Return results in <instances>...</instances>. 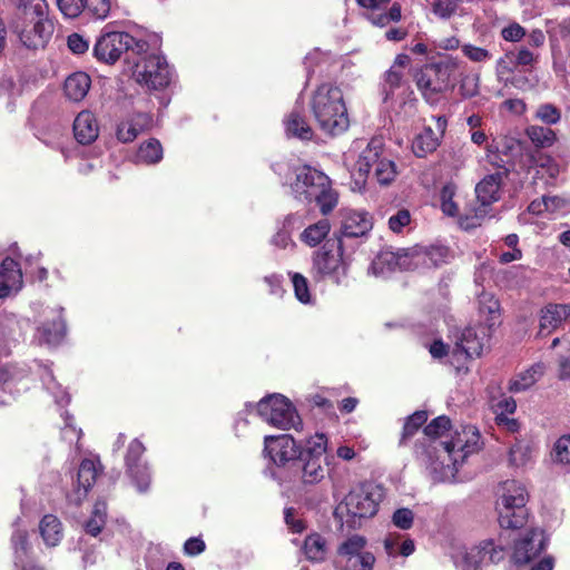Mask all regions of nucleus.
I'll list each match as a JSON object with an SVG mask.
<instances>
[{
    "mask_svg": "<svg viewBox=\"0 0 570 570\" xmlns=\"http://www.w3.org/2000/svg\"><path fill=\"white\" fill-rule=\"evenodd\" d=\"M462 61L452 56H441L438 60L430 61L413 72V81L423 100L431 105H438L446 92L452 91L461 76Z\"/></svg>",
    "mask_w": 570,
    "mask_h": 570,
    "instance_id": "nucleus-1",
    "label": "nucleus"
},
{
    "mask_svg": "<svg viewBox=\"0 0 570 570\" xmlns=\"http://www.w3.org/2000/svg\"><path fill=\"white\" fill-rule=\"evenodd\" d=\"M311 112L318 128L332 137L350 127V117L342 89L333 82H323L313 91L309 100Z\"/></svg>",
    "mask_w": 570,
    "mask_h": 570,
    "instance_id": "nucleus-2",
    "label": "nucleus"
},
{
    "mask_svg": "<svg viewBox=\"0 0 570 570\" xmlns=\"http://www.w3.org/2000/svg\"><path fill=\"white\" fill-rule=\"evenodd\" d=\"M295 179L291 183L294 197L307 204L315 203L323 216H327L338 204V193L323 171L303 165L296 167Z\"/></svg>",
    "mask_w": 570,
    "mask_h": 570,
    "instance_id": "nucleus-3",
    "label": "nucleus"
},
{
    "mask_svg": "<svg viewBox=\"0 0 570 570\" xmlns=\"http://www.w3.org/2000/svg\"><path fill=\"white\" fill-rule=\"evenodd\" d=\"M502 493L497 500L495 510L500 528L519 530L529 520L527 502L529 494L523 484L515 480H507L501 484Z\"/></svg>",
    "mask_w": 570,
    "mask_h": 570,
    "instance_id": "nucleus-4",
    "label": "nucleus"
},
{
    "mask_svg": "<svg viewBox=\"0 0 570 570\" xmlns=\"http://www.w3.org/2000/svg\"><path fill=\"white\" fill-rule=\"evenodd\" d=\"M348 263L344 258V245L341 239L328 238L312 254L311 276L314 282L330 281L341 285L348 273Z\"/></svg>",
    "mask_w": 570,
    "mask_h": 570,
    "instance_id": "nucleus-5",
    "label": "nucleus"
},
{
    "mask_svg": "<svg viewBox=\"0 0 570 570\" xmlns=\"http://www.w3.org/2000/svg\"><path fill=\"white\" fill-rule=\"evenodd\" d=\"M326 445L324 434H316L308 440L307 446L302 450L287 478L289 481H301L304 485L320 483L326 473Z\"/></svg>",
    "mask_w": 570,
    "mask_h": 570,
    "instance_id": "nucleus-6",
    "label": "nucleus"
},
{
    "mask_svg": "<svg viewBox=\"0 0 570 570\" xmlns=\"http://www.w3.org/2000/svg\"><path fill=\"white\" fill-rule=\"evenodd\" d=\"M504 179V173L487 175L475 186L476 199L464 208L459 216L460 227L470 230L481 226L490 214L491 206L500 199V191Z\"/></svg>",
    "mask_w": 570,
    "mask_h": 570,
    "instance_id": "nucleus-7",
    "label": "nucleus"
},
{
    "mask_svg": "<svg viewBox=\"0 0 570 570\" xmlns=\"http://www.w3.org/2000/svg\"><path fill=\"white\" fill-rule=\"evenodd\" d=\"M384 141L382 137H373L361 153L357 161L358 177L365 180L373 170L380 185H390L396 177V165L393 160L382 157Z\"/></svg>",
    "mask_w": 570,
    "mask_h": 570,
    "instance_id": "nucleus-8",
    "label": "nucleus"
},
{
    "mask_svg": "<svg viewBox=\"0 0 570 570\" xmlns=\"http://www.w3.org/2000/svg\"><path fill=\"white\" fill-rule=\"evenodd\" d=\"M257 414L272 426L289 430L297 429L302 421L293 403L282 394L263 397L256 405Z\"/></svg>",
    "mask_w": 570,
    "mask_h": 570,
    "instance_id": "nucleus-9",
    "label": "nucleus"
},
{
    "mask_svg": "<svg viewBox=\"0 0 570 570\" xmlns=\"http://www.w3.org/2000/svg\"><path fill=\"white\" fill-rule=\"evenodd\" d=\"M14 32L19 36L22 45L32 50L43 49L52 37L55 24L48 18V11L42 16H26L16 19L13 22Z\"/></svg>",
    "mask_w": 570,
    "mask_h": 570,
    "instance_id": "nucleus-10",
    "label": "nucleus"
},
{
    "mask_svg": "<svg viewBox=\"0 0 570 570\" xmlns=\"http://www.w3.org/2000/svg\"><path fill=\"white\" fill-rule=\"evenodd\" d=\"M384 499V488L373 482H365L350 491L345 504L350 514L356 518H372Z\"/></svg>",
    "mask_w": 570,
    "mask_h": 570,
    "instance_id": "nucleus-11",
    "label": "nucleus"
},
{
    "mask_svg": "<svg viewBox=\"0 0 570 570\" xmlns=\"http://www.w3.org/2000/svg\"><path fill=\"white\" fill-rule=\"evenodd\" d=\"M137 81L150 90L165 89L170 83V70L166 59L159 55H148L136 62L134 71Z\"/></svg>",
    "mask_w": 570,
    "mask_h": 570,
    "instance_id": "nucleus-12",
    "label": "nucleus"
},
{
    "mask_svg": "<svg viewBox=\"0 0 570 570\" xmlns=\"http://www.w3.org/2000/svg\"><path fill=\"white\" fill-rule=\"evenodd\" d=\"M303 448L289 434L266 435L264 438V454L277 468L284 469L287 474L293 468L294 461L298 458Z\"/></svg>",
    "mask_w": 570,
    "mask_h": 570,
    "instance_id": "nucleus-13",
    "label": "nucleus"
},
{
    "mask_svg": "<svg viewBox=\"0 0 570 570\" xmlns=\"http://www.w3.org/2000/svg\"><path fill=\"white\" fill-rule=\"evenodd\" d=\"M134 37L125 31L102 32L94 46V57L104 63L114 65L122 53L129 51Z\"/></svg>",
    "mask_w": 570,
    "mask_h": 570,
    "instance_id": "nucleus-14",
    "label": "nucleus"
},
{
    "mask_svg": "<svg viewBox=\"0 0 570 570\" xmlns=\"http://www.w3.org/2000/svg\"><path fill=\"white\" fill-rule=\"evenodd\" d=\"M362 16L374 27L385 28L402 19V6L392 0H355Z\"/></svg>",
    "mask_w": 570,
    "mask_h": 570,
    "instance_id": "nucleus-15",
    "label": "nucleus"
},
{
    "mask_svg": "<svg viewBox=\"0 0 570 570\" xmlns=\"http://www.w3.org/2000/svg\"><path fill=\"white\" fill-rule=\"evenodd\" d=\"M548 539L543 530L531 528L514 542L511 559L513 563L527 564L538 558L547 547Z\"/></svg>",
    "mask_w": 570,
    "mask_h": 570,
    "instance_id": "nucleus-16",
    "label": "nucleus"
},
{
    "mask_svg": "<svg viewBox=\"0 0 570 570\" xmlns=\"http://www.w3.org/2000/svg\"><path fill=\"white\" fill-rule=\"evenodd\" d=\"M340 228L334 232L333 239L343 242V238H357L368 234L373 228L372 217L366 212H358L355 209H341L340 210Z\"/></svg>",
    "mask_w": 570,
    "mask_h": 570,
    "instance_id": "nucleus-17",
    "label": "nucleus"
},
{
    "mask_svg": "<svg viewBox=\"0 0 570 570\" xmlns=\"http://www.w3.org/2000/svg\"><path fill=\"white\" fill-rule=\"evenodd\" d=\"M505 549L497 546L493 540H484L465 554L469 570H476L481 563H499L505 558Z\"/></svg>",
    "mask_w": 570,
    "mask_h": 570,
    "instance_id": "nucleus-18",
    "label": "nucleus"
},
{
    "mask_svg": "<svg viewBox=\"0 0 570 570\" xmlns=\"http://www.w3.org/2000/svg\"><path fill=\"white\" fill-rule=\"evenodd\" d=\"M570 316V304L549 303L540 311L539 335L548 336Z\"/></svg>",
    "mask_w": 570,
    "mask_h": 570,
    "instance_id": "nucleus-19",
    "label": "nucleus"
},
{
    "mask_svg": "<svg viewBox=\"0 0 570 570\" xmlns=\"http://www.w3.org/2000/svg\"><path fill=\"white\" fill-rule=\"evenodd\" d=\"M20 264L11 257H6L0 264V299L10 295L12 289L22 287Z\"/></svg>",
    "mask_w": 570,
    "mask_h": 570,
    "instance_id": "nucleus-20",
    "label": "nucleus"
},
{
    "mask_svg": "<svg viewBox=\"0 0 570 570\" xmlns=\"http://www.w3.org/2000/svg\"><path fill=\"white\" fill-rule=\"evenodd\" d=\"M102 473V469L98 468L95 461L90 459H83L79 465L77 473V484L75 493L77 495V504H80L95 485L97 478Z\"/></svg>",
    "mask_w": 570,
    "mask_h": 570,
    "instance_id": "nucleus-21",
    "label": "nucleus"
},
{
    "mask_svg": "<svg viewBox=\"0 0 570 570\" xmlns=\"http://www.w3.org/2000/svg\"><path fill=\"white\" fill-rule=\"evenodd\" d=\"M73 136L81 145L92 144L99 136V125L96 116L89 110H82L73 120Z\"/></svg>",
    "mask_w": 570,
    "mask_h": 570,
    "instance_id": "nucleus-22",
    "label": "nucleus"
},
{
    "mask_svg": "<svg viewBox=\"0 0 570 570\" xmlns=\"http://www.w3.org/2000/svg\"><path fill=\"white\" fill-rule=\"evenodd\" d=\"M144 452V444L139 440L135 439L129 443L125 458L127 473L129 475H135L136 472H141V481L138 482V490L141 492L147 490L150 481L146 466L140 464V459Z\"/></svg>",
    "mask_w": 570,
    "mask_h": 570,
    "instance_id": "nucleus-23",
    "label": "nucleus"
},
{
    "mask_svg": "<svg viewBox=\"0 0 570 570\" xmlns=\"http://www.w3.org/2000/svg\"><path fill=\"white\" fill-rule=\"evenodd\" d=\"M90 86L91 79L89 75L78 71L67 77L63 91L68 99L78 102L87 96Z\"/></svg>",
    "mask_w": 570,
    "mask_h": 570,
    "instance_id": "nucleus-24",
    "label": "nucleus"
},
{
    "mask_svg": "<svg viewBox=\"0 0 570 570\" xmlns=\"http://www.w3.org/2000/svg\"><path fill=\"white\" fill-rule=\"evenodd\" d=\"M441 144V137L438 136L431 127H424L421 132L415 135L412 140V151L419 158H425L434 153Z\"/></svg>",
    "mask_w": 570,
    "mask_h": 570,
    "instance_id": "nucleus-25",
    "label": "nucleus"
},
{
    "mask_svg": "<svg viewBox=\"0 0 570 570\" xmlns=\"http://www.w3.org/2000/svg\"><path fill=\"white\" fill-rule=\"evenodd\" d=\"M479 314L489 330L500 324V302L491 293L482 292L478 298Z\"/></svg>",
    "mask_w": 570,
    "mask_h": 570,
    "instance_id": "nucleus-26",
    "label": "nucleus"
},
{
    "mask_svg": "<svg viewBox=\"0 0 570 570\" xmlns=\"http://www.w3.org/2000/svg\"><path fill=\"white\" fill-rule=\"evenodd\" d=\"M456 347L460 348L469 358L479 357L484 347V332L482 336L473 327L463 330Z\"/></svg>",
    "mask_w": 570,
    "mask_h": 570,
    "instance_id": "nucleus-27",
    "label": "nucleus"
},
{
    "mask_svg": "<svg viewBox=\"0 0 570 570\" xmlns=\"http://www.w3.org/2000/svg\"><path fill=\"white\" fill-rule=\"evenodd\" d=\"M39 338L48 345L59 344L66 336V324L59 314L50 321H46L38 327Z\"/></svg>",
    "mask_w": 570,
    "mask_h": 570,
    "instance_id": "nucleus-28",
    "label": "nucleus"
},
{
    "mask_svg": "<svg viewBox=\"0 0 570 570\" xmlns=\"http://www.w3.org/2000/svg\"><path fill=\"white\" fill-rule=\"evenodd\" d=\"M287 135L301 140H312L314 131L306 117L299 110H292L285 119Z\"/></svg>",
    "mask_w": 570,
    "mask_h": 570,
    "instance_id": "nucleus-29",
    "label": "nucleus"
},
{
    "mask_svg": "<svg viewBox=\"0 0 570 570\" xmlns=\"http://www.w3.org/2000/svg\"><path fill=\"white\" fill-rule=\"evenodd\" d=\"M546 366L543 363H535L524 372L520 373L514 380L509 383V390L518 393L523 392L533 386L539 379L544 374Z\"/></svg>",
    "mask_w": 570,
    "mask_h": 570,
    "instance_id": "nucleus-30",
    "label": "nucleus"
},
{
    "mask_svg": "<svg viewBox=\"0 0 570 570\" xmlns=\"http://www.w3.org/2000/svg\"><path fill=\"white\" fill-rule=\"evenodd\" d=\"M331 232V223L327 218H322L314 224L308 225L301 234L302 243L309 247H316L326 239Z\"/></svg>",
    "mask_w": 570,
    "mask_h": 570,
    "instance_id": "nucleus-31",
    "label": "nucleus"
},
{
    "mask_svg": "<svg viewBox=\"0 0 570 570\" xmlns=\"http://www.w3.org/2000/svg\"><path fill=\"white\" fill-rule=\"evenodd\" d=\"M40 534L49 547H56L62 539V525L53 514H46L39 524Z\"/></svg>",
    "mask_w": 570,
    "mask_h": 570,
    "instance_id": "nucleus-32",
    "label": "nucleus"
},
{
    "mask_svg": "<svg viewBox=\"0 0 570 570\" xmlns=\"http://www.w3.org/2000/svg\"><path fill=\"white\" fill-rule=\"evenodd\" d=\"M306 558L313 562H322L327 554L326 540L317 532L308 534L303 544Z\"/></svg>",
    "mask_w": 570,
    "mask_h": 570,
    "instance_id": "nucleus-33",
    "label": "nucleus"
},
{
    "mask_svg": "<svg viewBox=\"0 0 570 570\" xmlns=\"http://www.w3.org/2000/svg\"><path fill=\"white\" fill-rule=\"evenodd\" d=\"M525 135L537 148H549L557 141V134L550 127L532 125L525 129Z\"/></svg>",
    "mask_w": 570,
    "mask_h": 570,
    "instance_id": "nucleus-34",
    "label": "nucleus"
},
{
    "mask_svg": "<svg viewBox=\"0 0 570 570\" xmlns=\"http://www.w3.org/2000/svg\"><path fill=\"white\" fill-rule=\"evenodd\" d=\"M428 416V412L422 410L415 411L413 414L406 417L399 441L400 446H404L407 444V441L412 439L417 433V431L426 423Z\"/></svg>",
    "mask_w": 570,
    "mask_h": 570,
    "instance_id": "nucleus-35",
    "label": "nucleus"
},
{
    "mask_svg": "<svg viewBox=\"0 0 570 570\" xmlns=\"http://www.w3.org/2000/svg\"><path fill=\"white\" fill-rule=\"evenodd\" d=\"M495 153H500L503 157L514 159L521 153V142L518 139L508 136H501L492 139L489 144Z\"/></svg>",
    "mask_w": 570,
    "mask_h": 570,
    "instance_id": "nucleus-36",
    "label": "nucleus"
},
{
    "mask_svg": "<svg viewBox=\"0 0 570 570\" xmlns=\"http://www.w3.org/2000/svg\"><path fill=\"white\" fill-rule=\"evenodd\" d=\"M505 60H509L513 65V68H507L509 71H512L519 67H532L537 62L538 57L528 48L521 47L515 53L507 52L504 57L498 61V65L502 66Z\"/></svg>",
    "mask_w": 570,
    "mask_h": 570,
    "instance_id": "nucleus-37",
    "label": "nucleus"
},
{
    "mask_svg": "<svg viewBox=\"0 0 570 570\" xmlns=\"http://www.w3.org/2000/svg\"><path fill=\"white\" fill-rule=\"evenodd\" d=\"M137 158L146 164H157L163 158V146L156 138L142 142L137 151Z\"/></svg>",
    "mask_w": 570,
    "mask_h": 570,
    "instance_id": "nucleus-38",
    "label": "nucleus"
},
{
    "mask_svg": "<svg viewBox=\"0 0 570 570\" xmlns=\"http://www.w3.org/2000/svg\"><path fill=\"white\" fill-rule=\"evenodd\" d=\"M455 194L456 185L452 181L443 185L440 190L441 210L449 217H455L459 215V206L454 202Z\"/></svg>",
    "mask_w": 570,
    "mask_h": 570,
    "instance_id": "nucleus-39",
    "label": "nucleus"
},
{
    "mask_svg": "<svg viewBox=\"0 0 570 570\" xmlns=\"http://www.w3.org/2000/svg\"><path fill=\"white\" fill-rule=\"evenodd\" d=\"M366 544V540L361 535H352L343 543L340 544L337 549V554L340 557L347 558V564H351L353 560L362 552Z\"/></svg>",
    "mask_w": 570,
    "mask_h": 570,
    "instance_id": "nucleus-40",
    "label": "nucleus"
},
{
    "mask_svg": "<svg viewBox=\"0 0 570 570\" xmlns=\"http://www.w3.org/2000/svg\"><path fill=\"white\" fill-rule=\"evenodd\" d=\"M435 440L423 436L414 445V454L424 464H432L436 460Z\"/></svg>",
    "mask_w": 570,
    "mask_h": 570,
    "instance_id": "nucleus-41",
    "label": "nucleus"
},
{
    "mask_svg": "<svg viewBox=\"0 0 570 570\" xmlns=\"http://www.w3.org/2000/svg\"><path fill=\"white\" fill-rule=\"evenodd\" d=\"M465 0H433L432 12L440 19L449 20L458 13Z\"/></svg>",
    "mask_w": 570,
    "mask_h": 570,
    "instance_id": "nucleus-42",
    "label": "nucleus"
},
{
    "mask_svg": "<svg viewBox=\"0 0 570 570\" xmlns=\"http://www.w3.org/2000/svg\"><path fill=\"white\" fill-rule=\"evenodd\" d=\"M17 6L18 12L16 19L26 16H42V12L48 11V3L46 0H12Z\"/></svg>",
    "mask_w": 570,
    "mask_h": 570,
    "instance_id": "nucleus-43",
    "label": "nucleus"
},
{
    "mask_svg": "<svg viewBox=\"0 0 570 570\" xmlns=\"http://www.w3.org/2000/svg\"><path fill=\"white\" fill-rule=\"evenodd\" d=\"M112 0H83V12L97 20H104L111 10Z\"/></svg>",
    "mask_w": 570,
    "mask_h": 570,
    "instance_id": "nucleus-44",
    "label": "nucleus"
},
{
    "mask_svg": "<svg viewBox=\"0 0 570 570\" xmlns=\"http://www.w3.org/2000/svg\"><path fill=\"white\" fill-rule=\"evenodd\" d=\"M451 429V420L446 415H440L425 425L424 436L435 440L443 436Z\"/></svg>",
    "mask_w": 570,
    "mask_h": 570,
    "instance_id": "nucleus-45",
    "label": "nucleus"
},
{
    "mask_svg": "<svg viewBox=\"0 0 570 570\" xmlns=\"http://www.w3.org/2000/svg\"><path fill=\"white\" fill-rule=\"evenodd\" d=\"M535 118L547 126L557 125L561 120V110L553 104H541L537 108Z\"/></svg>",
    "mask_w": 570,
    "mask_h": 570,
    "instance_id": "nucleus-46",
    "label": "nucleus"
},
{
    "mask_svg": "<svg viewBox=\"0 0 570 570\" xmlns=\"http://www.w3.org/2000/svg\"><path fill=\"white\" fill-rule=\"evenodd\" d=\"M291 279L294 287L295 297L303 304L311 302V292L307 278L301 273H292Z\"/></svg>",
    "mask_w": 570,
    "mask_h": 570,
    "instance_id": "nucleus-47",
    "label": "nucleus"
},
{
    "mask_svg": "<svg viewBox=\"0 0 570 570\" xmlns=\"http://www.w3.org/2000/svg\"><path fill=\"white\" fill-rule=\"evenodd\" d=\"M463 435H464V450H463L462 459H464L469 454L476 452L480 449V439H481L479 430L473 425H465Z\"/></svg>",
    "mask_w": 570,
    "mask_h": 570,
    "instance_id": "nucleus-48",
    "label": "nucleus"
},
{
    "mask_svg": "<svg viewBox=\"0 0 570 570\" xmlns=\"http://www.w3.org/2000/svg\"><path fill=\"white\" fill-rule=\"evenodd\" d=\"M487 160L492 166L502 169L501 173H504V178H507L514 168V161H512V159L503 157L500 153H495L489 145L487 146Z\"/></svg>",
    "mask_w": 570,
    "mask_h": 570,
    "instance_id": "nucleus-49",
    "label": "nucleus"
},
{
    "mask_svg": "<svg viewBox=\"0 0 570 570\" xmlns=\"http://www.w3.org/2000/svg\"><path fill=\"white\" fill-rule=\"evenodd\" d=\"M552 456L559 463L570 464V435H562L556 441Z\"/></svg>",
    "mask_w": 570,
    "mask_h": 570,
    "instance_id": "nucleus-50",
    "label": "nucleus"
},
{
    "mask_svg": "<svg viewBox=\"0 0 570 570\" xmlns=\"http://www.w3.org/2000/svg\"><path fill=\"white\" fill-rule=\"evenodd\" d=\"M404 73L402 70L391 67L384 75V91L386 95L394 94V91L401 88L403 82Z\"/></svg>",
    "mask_w": 570,
    "mask_h": 570,
    "instance_id": "nucleus-51",
    "label": "nucleus"
},
{
    "mask_svg": "<svg viewBox=\"0 0 570 570\" xmlns=\"http://www.w3.org/2000/svg\"><path fill=\"white\" fill-rule=\"evenodd\" d=\"M458 81L460 82L459 91L462 98L469 99L479 94L478 77L465 75L460 79L458 78Z\"/></svg>",
    "mask_w": 570,
    "mask_h": 570,
    "instance_id": "nucleus-52",
    "label": "nucleus"
},
{
    "mask_svg": "<svg viewBox=\"0 0 570 570\" xmlns=\"http://www.w3.org/2000/svg\"><path fill=\"white\" fill-rule=\"evenodd\" d=\"M60 12L66 18H77L83 12V0H56Z\"/></svg>",
    "mask_w": 570,
    "mask_h": 570,
    "instance_id": "nucleus-53",
    "label": "nucleus"
},
{
    "mask_svg": "<svg viewBox=\"0 0 570 570\" xmlns=\"http://www.w3.org/2000/svg\"><path fill=\"white\" fill-rule=\"evenodd\" d=\"M463 55L473 62H485L492 58V55L485 48L465 43L461 47Z\"/></svg>",
    "mask_w": 570,
    "mask_h": 570,
    "instance_id": "nucleus-54",
    "label": "nucleus"
},
{
    "mask_svg": "<svg viewBox=\"0 0 570 570\" xmlns=\"http://www.w3.org/2000/svg\"><path fill=\"white\" fill-rule=\"evenodd\" d=\"M414 521V513L409 508H400L394 511L392 515L393 524L402 530H409L412 528Z\"/></svg>",
    "mask_w": 570,
    "mask_h": 570,
    "instance_id": "nucleus-55",
    "label": "nucleus"
},
{
    "mask_svg": "<svg viewBox=\"0 0 570 570\" xmlns=\"http://www.w3.org/2000/svg\"><path fill=\"white\" fill-rule=\"evenodd\" d=\"M139 135V129L135 128L129 120L117 125L116 137L119 141L127 144L134 141Z\"/></svg>",
    "mask_w": 570,
    "mask_h": 570,
    "instance_id": "nucleus-56",
    "label": "nucleus"
},
{
    "mask_svg": "<svg viewBox=\"0 0 570 570\" xmlns=\"http://www.w3.org/2000/svg\"><path fill=\"white\" fill-rule=\"evenodd\" d=\"M375 557L372 552H361L351 564H346L342 570H372Z\"/></svg>",
    "mask_w": 570,
    "mask_h": 570,
    "instance_id": "nucleus-57",
    "label": "nucleus"
},
{
    "mask_svg": "<svg viewBox=\"0 0 570 570\" xmlns=\"http://www.w3.org/2000/svg\"><path fill=\"white\" fill-rule=\"evenodd\" d=\"M525 35V28L518 22H511L501 30V37L509 42H519Z\"/></svg>",
    "mask_w": 570,
    "mask_h": 570,
    "instance_id": "nucleus-58",
    "label": "nucleus"
},
{
    "mask_svg": "<svg viewBox=\"0 0 570 570\" xmlns=\"http://www.w3.org/2000/svg\"><path fill=\"white\" fill-rule=\"evenodd\" d=\"M411 222V214L407 209L403 208L396 212L389 218V227L394 233H400Z\"/></svg>",
    "mask_w": 570,
    "mask_h": 570,
    "instance_id": "nucleus-59",
    "label": "nucleus"
},
{
    "mask_svg": "<svg viewBox=\"0 0 570 570\" xmlns=\"http://www.w3.org/2000/svg\"><path fill=\"white\" fill-rule=\"evenodd\" d=\"M464 426L461 431H456L452 439L448 442H440L439 444L448 452L450 455L455 451H460L463 453L464 450Z\"/></svg>",
    "mask_w": 570,
    "mask_h": 570,
    "instance_id": "nucleus-60",
    "label": "nucleus"
},
{
    "mask_svg": "<svg viewBox=\"0 0 570 570\" xmlns=\"http://www.w3.org/2000/svg\"><path fill=\"white\" fill-rule=\"evenodd\" d=\"M67 45L70 51L76 55H82L89 49L88 40L77 32L68 36Z\"/></svg>",
    "mask_w": 570,
    "mask_h": 570,
    "instance_id": "nucleus-61",
    "label": "nucleus"
},
{
    "mask_svg": "<svg viewBox=\"0 0 570 570\" xmlns=\"http://www.w3.org/2000/svg\"><path fill=\"white\" fill-rule=\"evenodd\" d=\"M509 460L510 463L515 466L525 464V462L529 460L528 448H523L520 443H515L510 449Z\"/></svg>",
    "mask_w": 570,
    "mask_h": 570,
    "instance_id": "nucleus-62",
    "label": "nucleus"
},
{
    "mask_svg": "<svg viewBox=\"0 0 570 570\" xmlns=\"http://www.w3.org/2000/svg\"><path fill=\"white\" fill-rule=\"evenodd\" d=\"M285 522L293 533H301L305 530L306 524L302 519L295 518V509L289 507L284 511Z\"/></svg>",
    "mask_w": 570,
    "mask_h": 570,
    "instance_id": "nucleus-63",
    "label": "nucleus"
},
{
    "mask_svg": "<svg viewBox=\"0 0 570 570\" xmlns=\"http://www.w3.org/2000/svg\"><path fill=\"white\" fill-rule=\"evenodd\" d=\"M206 549V543L200 537H193L186 540L184 544V553L189 557H195L203 553Z\"/></svg>",
    "mask_w": 570,
    "mask_h": 570,
    "instance_id": "nucleus-64",
    "label": "nucleus"
}]
</instances>
